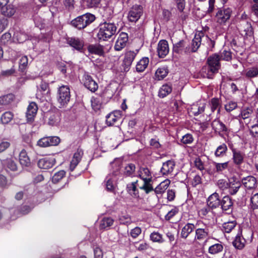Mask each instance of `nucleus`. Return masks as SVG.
I'll return each mask as SVG.
<instances>
[{
  "instance_id": "1",
  "label": "nucleus",
  "mask_w": 258,
  "mask_h": 258,
  "mask_svg": "<svg viewBox=\"0 0 258 258\" xmlns=\"http://www.w3.org/2000/svg\"><path fill=\"white\" fill-rule=\"evenodd\" d=\"M116 30L114 23L105 22L100 25L97 37L100 40H107L116 33Z\"/></svg>"
},
{
  "instance_id": "2",
  "label": "nucleus",
  "mask_w": 258,
  "mask_h": 258,
  "mask_svg": "<svg viewBox=\"0 0 258 258\" xmlns=\"http://www.w3.org/2000/svg\"><path fill=\"white\" fill-rule=\"evenodd\" d=\"M117 165L115 171L109 174L106 177L105 182L106 183V189L110 192H113L117 180H118L119 176V170L120 169V163L118 160L114 161L112 163V166L114 167V166Z\"/></svg>"
},
{
  "instance_id": "3",
  "label": "nucleus",
  "mask_w": 258,
  "mask_h": 258,
  "mask_svg": "<svg viewBox=\"0 0 258 258\" xmlns=\"http://www.w3.org/2000/svg\"><path fill=\"white\" fill-rule=\"evenodd\" d=\"M95 19L94 15L86 13L78 17L72 21V24L78 29H83L92 23Z\"/></svg>"
},
{
  "instance_id": "4",
  "label": "nucleus",
  "mask_w": 258,
  "mask_h": 258,
  "mask_svg": "<svg viewBox=\"0 0 258 258\" xmlns=\"http://www.w3.org/2000/svg\"><path fill=\"white\" fill-rule=\"evenodd\" d=\"M197 224L200 227L195 230V240L199 242L206 241L210 235V226L203 223H199Z\"/></svg>"
},
{
  "instance_id": "5",
  "label": "nucleus",
  "mask_w": 258,
  "mask_h": 258,
  "mask_svg": "<svg viewBox=\"0 0 258 258\" xmlns=\"http://www.w3.org/2000/svg\"><path fill=\"white\" fill-rule=\"evenodd\" d=\"M70 90L68 86H62L58 89L57 101L60 106H63L69 102L70 100Z\"/></svg>"
},
{
  "instance_id": "6",
  "label": "nucleus",
  "mask_w": 258,
  "mask_h": 258,
  "mask_svg": "<svg viewBox=\"0 0 258 258\" xmlns=\"http://www.w3.org/2000/svg\"><path fill=\"white\" fill-rule=\"evenodd\" d=\"M143 8L141 5H135L133 6L128 13V19L130 22H137L142 15Z\"/></svg>"
},
{
  "instance_id": "7",
  "label": "nucleus",
  "mask_w": 258,
  "mask_h": 258,
  "mask_svg": "<svg viewBox=\"0 0 258 258\" xmlns=\"http://www.w3.org/2000/svg\"><path fill=\"white\" fill-rule=\"evenodd\" d=\"M204 38V33L202 31L196 32L192 39L191 46L189 48V52H195L197 51L201 44L202 39Z\"/></svg>"
},
{
  "instance_id": "8",
  "label": "nucleus",
  "mask_w": 258,
  "mask_h": 258,
  "mask_svg": "<svg viewBox=\"0 0 258 258\" xmlns=\"http://www.w3.org/2000/svg\"><path fill=\"white\" fill-rule=\"evenodd\" d=\"M231 12L229 8L219 10L216 15L217 22L220 24H224L229 19Z\"/></svg>"
},
{
  "instance_id": "9",
  "label": "nucleus",
  "mask_w": 258,
  "mask_h": 258,
  "mask_svg": "<svg viewBox=\"0 0 258 258\" xmlns=\"http://www.w3.org/2000/svg\"><path fill=\"white\" fill-rule=\"evenodd\" d=\"M55 162V159L53 157H46L38 161V166L41 169H48L53 166Z\"/></svg>"
},
{
  "instance_id": "10",
  "label": "nucleus",
  "mask_w": 258,
  "mask_h": 258,
  "mask_svg": "<svg viewBox=\"0 0 258 258\" xmlns=\"http://www.w3.org/2000/svg\"><path fill=\"white\" fill-rule=\"evenodd\" d=\"M139 49L134 50H127L124 54V57L123 63L126 69H128L132 65L137 54L139 53Z\"/></svg>"
},
{
  "instance_id": "11",
  "label": "nucleus",
  "mask_w": 258,
  "mask_h": 258,
  "mask_svg": "<svg viewBox=\"0 0 258 258\" xmlns=\"http://www.w3.org/2000/svg\"><path fill=\"white\" fill-rule=\"evenodd\" d=\"M84 85L88 90L92 92H95L98 88L97 83L89 75L85 74L83 76Z\"/></svg>"
},
{
  "instance_id": "12",
  "label": "nucleus",
  "mask_w": 258,
  "mask_h": 258,
  "mask_svg": "<svg viewBox=\"0 0 258 258\" xmlns=\"http://www.w3.org/2000/svg\"><path fill=\"white\" fill-rule=\"evenodd\" d=\"M173 50L174 52L178 54L189 53V48L186 45V42L183 40H180L173 45Z\"/></svg>"
},
{
  "instance_id": "13",
  "label": "nucleus",
  "mask_w": 258,
  "mask_h": 258,
  "mask_svg": "<svg viewBox=\"0 0 258 258\" xmlns=\"http://www.w3.org/2000/svg\"><path fill=\"white\" fill-rule=\"evenodd\" d=\"M128 41V35L126 33H121L114 45V49L116 51H120L124 48Z\"/></svg>"
},
{
  "instance_id": "14",
  "label": "nucleus",
  "mask_w": 258,
  "mask_h": 258,
  "mask_svg": "<svg viewBox=\"0 0 258 258\" xmlns=\"http://www.w3.org/2000/svg\"><path fill=\"white\" fill-rule=\"evenodd\" d=\"M169 51L168 43L166 40H161L159 41L157 46V52L160 57H164Z\"/></svg>"
},
{
  "instance_id": "15",
  "label": "nucleus",
  "mask_w": 258,
  "mask_h": 258,
  "mask_svg": "<svg viewBox=\"0 0 258 258\" xmlns=\"http://www.w3.org/2000/svg\"><path fill=\"white\" fill-rule=\"evenodd\" d=\"M121 117V112L120 110H115L106 116V122L108 125H112L116 122L120 121Z\"/></svg>"
},
{
  "instance_id": "16",
  "label": "nucleus",
  "mask_w": 258,
  "mask_h": 258,
  "mask_svg": "<svg viewBox=\"0 0 258 258\" xmlns=\"http://www.w3.org/2000/svg\"><path fill=\"white\" fill-rule=\"evenodd\" d=\"M220 57L216 54L210 56L208 59V63L209 67L211 68L213 72H218L220 68Z\"/></svg>"
},
{
  "instance_id": "17",
  "label": "nucleus",
  "mask_w": 258,
  "mask_h": 258,
  "mask_svg": "<svg viewBox=\"0 0 258 258\" xmlns=\"http://www.w3.org/2000/svg\"><path fill=\"white\" fill-rule=\"evenodd\" d=\"M207 205L211 207V209H216L220 206V200L219 196L217 192H214L210 195L207 199Z\"/></svg>"
},
{
  "instance_id": "18",
  "label": "nucleus",
  "mask_w": 258,
  "mask_h": 258,
  "mask_svg": "<svg viewBox=\"0 0 258 258\" xmlns=\"http://www.w3.org/2000/svg\"><path fill=\"white\" fill-rule=\"evenodd\" d=\"M247 241L244 238L242 231H239L233 241V246L237 249H242Z\"/></svg>"
},
{
  "instance_id": "19",
  "label": "nucleus",
  "mask_w": 258,
  "mask_h": 258,
  "mask_svg": "<svg viewBox=\"0 0 258 258\" xmlns=\"http://www.w3.org/2000/svg\"><path fill=\"white\" fill-rule=\"evenodd\" d=\"M38 110V107L36 103L31 102L29 103L26 112V117L29 121L34 119Z\"/></svg>"
},
{
  "instance_id": "20",
  "label": "nucleus",
  "mask_w": 258,
  "mask_h": 258,
  "mask_svg": "<svg viewBox=\"0 0 258 258\" xmlns=\"http://www.w3.org/2000/svg\"><path fill=\"white\" fill-rule=\"evenodd\" d=\"M231 151L233 163L237 165H241L244 160V154L233 148H231Z\"/></svg>"
},
{
  "instance_id": "21",
  "label": "nucleus",
  "mask_w": 258,
  "mask_h": 258,
  "mask_svg": "<svg viewBox=\"0 0 258 258\" xmlns=\"http://www.w3.org/2000/svg\"><path fill=\"white\" fill-rule=\"evenodd\" d=\"M242 183L247 189H252L256 187V179L252 176H248L242 179Z\"/></svg>"
},
{
  "instance_id": "22",
  "label": "nucleus",
  "mask_w": 258,
  "mask_h": 258,
  "mask_svg": "<svg viewBox=\"0 0 258 258\" xmlns=\"http://www.w3.org/2000/svg\"><path fill=\"white\" fill-rule=\"evenodd\" d=\"M175 167V163L173 160H168L163 163L161 169V172L163 175L171 174Z\"/></svg>"
},
{
  "instance_id": "23",
  "label": "nucleus",
  "mask_w": 258,
  "mask_h": 258,
  "mask_svg": "<svg viewBox=\"0 0 258 258\" xmlns=\"http://www.w3.org/2000/svg\"><path fill=\"white\" fill-rule=\"evenodd\" d=\"M88 50L90 53L99 56L103 55L104 54L103 46L98 44L89 45L88 47Z\"/></svg>"
},
{
  "instance_id": "24",
  "label": "nucleus",
  "mask_w": 258,
  "mask_h": 258,
  "mask_svg": "<svg viewBox=\"0 0 258 258\" xmlns=\"http://www.w3.org/2000/svg\"><path fill=\"white\" fill-rule=\"evenodd\" d=\"M2 14L8 17H11L14 15L16 10L14 7L11 5H6L0 7Z\"/></svg>"
},
{
  "instance_id": "25",
  "label": "nucleus",
  "mask_w": 258,
  "mask_h": 258,
  "mask_svg": "<svg viewBox=\"0 0 258 258\" xmlns=\"http://www.w3.org/2000/svg\"><path fill=\"white\" fill-rule=\"evenodd\" d=\"M212 126L216 132L220 133L226 132L227 131V128L225 125L218 118H216L213 120L212 123Z\"/></svg>"
},
{
  "instance_id": "26",
  "label": "nucleus",
  "mask_w": 258,
  "mask_h": 258,
  "mask_svg": "<svg viewBox=\"0 0 258 258\" xmlns=\"http://www.w3.org/2000/svg\"><path fill=\"white\" fill-rule=\"evenodd\" d=\"M195 228V226L193 224L189 223H187L181 229V237L183 238H186L189 234L193 231Z\"/></svg>"
},
{
  "instance_id": "27",
  "label": "nucleus",
  "mask_w": 258,
  "mask_h": 258,
  "mask_svg": "<svg viewBox=\"0 0 258 258\" xmlns=\"http://www.w3.org/2000/svg\"><path fill=\"white\" fill-rule=\"evenodd\" d=\"M149 59L147 57H144L141 59L136 64V71L138 72H142L147 68Z\"/></svg>"
},
{
  "instance_id": "28",
  "label": "nucleus",
  "mask_w": 258,
  "mask_h": 258,
  "mask_svg": "<svg viewBox=\"0 0 258 258\" xmlns=\"http://www.w3.org/2000/svg\"><path fill=\"white\" fill-rule=\"evenodd\" d=\"M170 183V181L168 179L161 182L154 189L155 194L158 195L164 193L168 187Z\"/></svg>"
},
{
  "instance_id": "29",
  "label": "nucleus",
  "mask_w": 258,
  "mask_h": 258,
  "mask_svg": "<svg viewBox=\"0 0 258 258\" xmlns=\"http://www.w3.org/2000/svg\"><path fill=\"white\" fill-rule=\"evenodd\" d=\"M82 155V153L81 151H78L74 153L70 166V169L71 171H73L78 164L81 159Z\"/></svg>"
},
{
  "instance_id": "30",
  "label": "nucleus",
  "mask_w": 258,
  "mask_h": 258,
  "mask_svg": "<svg viewBox=\"0 0 258 258\" xmlns=\"http://www.w3.org/2000/svg\"><path fill=\"white\" fill-rule=\"evenodd\" d=\"M139 176L145 183L150 182L151 180V174L149 169L147 168H141Z\"/></svg>"
},
{
  "instance_id": "31",
  "label": "nucleus",
  "mask_w": 258,
  "mask_h": 258,
  "mask_svg": "<svg viewBox=\"0 0 258 258\" xmlns=\"http://www.w3.org/2000/svg\"><path fill=\"white\" fill-rule=\"evenodd\" d=\"M172 90L171 85L169 84H165L160 88L158 92V95L161 98H164L169 94Z\"/></svg>"
},
{
  "instance_id": "32",
  "label": "nucleus",
  "mask_w": 258,
  "mask_h": 258,
  "mask_svg": "<svg viewBox=\"0 0 258 258\" xmlns=\"http://www.w3.org/2000/svg\"><path fill=\"white\" fill-rule=\"evenodd\" d=\"M137 182H133L127 185V191L133 198H138L139 194L137 188Z\"/></svg>"
},
{
  "instance_id": "33",
  "label": "nucleus",
  "mask_w": 258,
  "mask_h": 258,
  "mask_svg": "<svg viewBox=\"0 0 258 258\" xmlns=\"http://www.w3.org/2000/svg\"><path fill=\"white\" fill-rule=\"evenodd\" d=\"M20 163L23 166L28 167L30 164V160L25 150H22L19 154Z\"/></svg>"
},
{
  "instance_id": "34",
  "label": "nucleus",
  "mask_w": 258,
  "mask_h": 258,
  "mask_svg": "<svg viewBox=\"0 0 258 258\" xmlns=\"http://www.w3.org/2000/svg\"><path fill=\"white\" fill-rule=\"evenodd\" d=\"M69 44L76 49L80 50L84 46V42L78 38H71L68 40Z\"/></svg>"
},
{
  "instance_id": "35",
  "label": "nucleus",
  "mask_w": 258,
  "mask_h": 258,
  "mask_svg": "<svg viewBox=\"0 0 258 258\" xmlns=\"http://www.w3.org/2000/svg\"><path fill=\"white\" fill-rule=\"evenodd\" d=\"M206 103H200L199 104H194L191 106V112L194 115H198L203 113L205 109Z\"/></svg>"
},
{
  "instance_id": "36",
  "label": "nucleus",
  "mask_w": 258,
  "mask_h": 258,
  "mask_svg": "<svg viewBox=\"0 0 258 258\" xmlns=\"http://www.w3.org/2000/svg\"><path fill=\"white\" fill-rule=\"evenodd\" d=\"M243 75L248 79L258 77V68L251 67L248 68L244 71Z\"/></svg>"
},
{
  "instance_id": "37",
  "label": "nucleus",
  "mask_w": 258,
  "mask_h": 258,
  "mask_svg": "<svg viewBox=\"0 0 258 258\" xmlns=\"http://www.w3.org/2000/svg\"><path fill=\"white\" fill-rule=\"evenodd\" d=\"M220 205L222 210L226 211L231 208L232 202L228 196H225L222 199V200L220 201Z\"/></svg>"
},
{
  "instance_id": "38",
  "label": "nucleus",
  "mask_w": 258,
  "mask_h": 258,
  "mask_svg": "<svg viewBox=\"0 0 258 258\" xmlns=\"http://www.w3.org/2000/svg\"><path fill=\"white\" fill-rule=\"evenodd\" d=\"M210 106L211 110L212 112L217 111V113L219 114L220 112L221 105L220 100L217 98H212L209 103Z\"/></svg>"
},
{
  "instance_id": "39",
  "label": "nucleus",
  "mask_w": 258,
  "mask_h": 258,
  "mask_svg": "<svg viewBox=\"0 0 258 258\" xmlns=\"http://www.w3.org/2000/svg\"><path fill=\"white\" fill-rule=\"evenodd\" d=\"M227 149L226 145L224 143L222 144L217 147L214 153L215 156L216 157H223L226 155Z\"/></svg>"
},
{
  "instance_id": "40",
  "label": "nucleus",
  "mask_w": 258,
  "mask_h": 258,
  "mask_svg": "<svg viewBox=\"0 0 258 258\" xmlns=\"http://www.w3.org/2000/svg\"><path fill=\"white\" fill-rule=\"evenodd\" d=\"M168 71L166 67L159 68L155 73V78L158 80L163 79L168 74Z\"/></svg>"
},
{
  "instance_id": "41",
  "label": "nucleus",
  "mask_w": 258,
  "mask_h": 258,
  "mask_svg": "<svg viewBox=\"0 0 258 258\" xmlns=\"http://www.w3.org/2000/svg\"><path fill=\"white\" fill-rule=\"evenodd\" d=\"M150 239L153 242L162 243L164 242L162 234L158 232L154 231L150 235Z\"/></svg>"
},
{
  "instance_id": "42",
  "label": "nucleus",
  "mask_w": 258,
  "mask_h": 258,
  "mask_svg": "<svg viewBox=\"0 0 258 258\" xmlns=\"http://www.w3.org/2000/svg\"><path fill=\"white\" fill-rule=\"evenodd\" d=\"M92 109L96 112L99 110L102 107V102L100 98L92 97L91 100Z\"/></svg>"
},
{
  "instance_id": "43",
  "label": "nucleus",
  "mask_w": 258,
  "mask_h": 258,
  "mask_svg": "<svg viewBox=\"0 0 258 258\" xmlns=\"http://www.w3.org/2000/svg\"><path fill=\"white\" fill-rule=\"evenodd\" d=\"M236 223L235 221L225 222L222 225L223 230L226 233H229L235 227Z\"/></svg>"
},
{
  "instance_id": "44",
  "label": "nucleus",
  "mask_w": 258,
  "mask_h": 258,
  "mask_svg": "<svg viewBox=\"0 0 258 258\" xmlns=\"http://www.w3.org/2000/svg\"><path fill=\"white\" fill-rule=\"evenodd\" d=\"M65 175L66 172L64 170H60L56 172L52 177V182L54 183L58 182L62 179L63 177H64Z\"/></svg>"
},
{
  "instance_id": "45",
  "label": "nucleus",
  "mask_w": 258,
  "mask_h": 258,
  "mask_svg": "<svg viewBox=\"0 0 258 258\" xmlns=\"http://www.w3.org/2000/svg\"><path fill=\"white\" fill-rule=\"evenodd\" d=\"M223 248V245L221 243H216L210 246L209 252L211 254H216L221 252Z\"/></svg>"
},
{
  "instance_id": "46",
  "label": "nucleus",
  "mask_w": 258,
  "mask_h": 258,
  "mask_svg": "<svg viewBox=\"0 0 258 258\" xmlns=\"http://www.w3.org/2000/svg\"><path fill=\"white\" fill-rule=\"evenodd\" d=\"M14 117L13 114L10 111H7L3 114L1 116V121L4 124L9 123Z\"/></svg>"
},
{
  "instance_id": "47",
  "label": "nucleus",
  "mask_w": 258,
  "mask_h": 258,
  "mask_svg": "<svg viewBox=\"0 0 258 258\" xmlns=\"http://www.w3.org/2000/svg\"><path fill=\"white\" fill-rule=\"evenodd\" d=\"M250 207L253 210L258 209V192L252 194L250 197Z\"/></svg>"
},
{
  "instance_id": "48",
  "label": "nucleus",
  "mask_w": 258,
  "mask_h": 258,
  "mask_svg": "<svg viewBox=\"0 0 258 258\" xmlns=\"http://www.w3.org/2000/svg\"><path fill=\"white\" fill-rule=\"evenodd\" d=\"M5 165L7 168L11 171H16L18 167L17 164L12 159H8L5 161Z\"/></svg>"
},
{
  "instance_id": "49",
  "label": "nucleus",
  "mask_w": 258,
  "mask_h": 258,
  "mask_svg": "<svg viewBox=\"0 0 258 258\" xmlns=\"http://www.w3.org/2000/svg\"><path fill=\"white\" fill-rule=\"evenodd\" d=\"M211 71V68L208 67H203L202 69V73L204 77L211 79L213 75L217 72H213Z\"/></svg>"
},
{
  "instance_id": "50",
  "label": "nucleus",
  "mask_w": 258,
  "mask_h": 258,
  "mask_svg": "<svg viewBox=\"0 0 258 258\" xmlns=\"http://www.w3.org/2000/svg\"><path fill=\"white\" fill-rule=\"evenodd\" d=\"M113 223V220L111 218H104L101 221L100 228L105 229L111 226Z\"/></svg>"
},
{
  "instance_id": "51",
  "label": "nucleus",
  "mask_w": 258,
  "mask_h": 258,
  "mask_svg": "<svg viewBox=\"0 0 258 258\" xmlns=\"http://www.w3.org/2000/svg\"><path fill=\"white\" fill-rule=\"evenodd\" d=\"M240 187V184L239 183H232L230 182L229 186L227 190H228V192L231 195H235L238 190Z\"/></svg>"
},
{
  "instance_id": "52",
  "label": "nucleus",
  "mask_w": 258,
  "mask_h": 258,
  "mask_svg": "<svg viewBox=\"0 0 258 258\" xmlns=\"http://www.w3.org/2000/svg\"><path fill=\"white\" fill-rule=\"evenodd\" d=\"M252 113V109H251V108L247 107L246 108H243L241 110L239 116H240L242 119H245L250 117Z\"/></svg>"
},
{
  "instance_id": "53",
  "label": "nucleus",
  "mask_w": 258,
  "mask_h": 258,
  "mask_svg": "<svg viewBox=\"0 0 258 258\" xmlns=\"http://www.w3.org/2000/svg\"><path fill=\"white\" fill-rule=\"evenodd\" d=\"M230 182L225 179H219L217 181L216 185L222 190H225L228 189Z\"/></svg>"
},
{
  "instance_id": "54",
  "label": "nucleus",
  "mask_w": 258,
  "mask_h": 258,
  "mask_svg": "<svg viewBox=\"0 0 258 258\" xmlns=\"http://www.w3.org/2000/svg\"><path fill=\"white\" fill-rule=\"evenodd\" d=\"M228 162H226L224 163H214L216 170L217 172H222L224 170L226 169L228 167Z\"/></svg>"
},
{
  "instance_id": "55",
  "label": "nucleus",
  "mask_w": 258,
  "mask_h": 258,
  "mask_svg": "<svg viewBox=\"0 0 258 258\" xmlns=\"http://www.w3.org/2000/svg\"><path fill=\"white\" fill-rule=\"evenodd\" d=\"M242 235L247 242H251L253 237V232L249 228L245 229L242 231Z\"/></svg>"
},
{
  "instance_id": "56",
  "label": "nucleus",
  "mask_w": 258,
  "mask_h": 258,
  "mask_svg": "<svg viewBox=\"0 0 258 258\" xmlns=\"http://www.w3.org/2000/svg\"><path fill=\"white\" fill-rule=\"evenodd\" d=\"M211 210H212L211 207H209V206L207 205V206L199 210L198 214L201 218H204L211 212Z\"/></svg>"
},
{
  "instance_id": "57",
  "label": "nucleus",
  "mask_w": 258,
  "mask_h": 258,
  "mask_svg": "<svg viewBox=\"0 0 258 258\" xmlns=\"http://www.w3.org/2000/svg\"><path fill=\"white\" fill-rule=\"evenodd\" d=\"M119 220L120 223L122 224H129L132 223L131 217L127 214L120 216Z\"/></svg>"
},
{
  "instance_id": "58",
  "label": "nucleus",
  "mask_w": 258,
  "mask_h": 258,
  "mask_svg": "<svg viewBox=\"0 0 258 258\" xmlns=\"http://www.w3.org/2000/svg\"><path fill=\"white\" fill-rule=\"evenodd\" d=\"M49 146H56L60 143V139L56 136L47 137Z\"/></svg>"
},
{
  "instance_id": "59",
  "label": "nucleus",
  "mask_w": 258,
  "mask_h": 258,
  "mask_svg": "<svg viewBox=\"0 0 258 258\" xmlns=\"http://www.w3.org/2000/svg\"><path fill=\"white\" fill-rule=\"evenodd\" d=\"M135 244L136 249L140 251L146 250L149 248L148 244L145 242L140 243H139V242H135Z\"/></svg>"
},
{
  "instance_id": "60",
  "label": "nucleus",
  "mask_w": 258,
  "mask_h": 258,
  "mask_svg": "<svg viewBox=\"0 0 258 258\" xmlns=\"http://www.w3.org/2000/svg\"><path fill=\"white\" fill-rule=\"evenodd\" d=\"M142 232V229L139 227H136L131 229L130 234L133 238H137Z\"/></svg>"
},
{
  "instance_id": "61",
  "label": "nucleus",
  "mask_w": 258,
  "mask_h": 258,
  "mask_svg": "<svg viewBox=\"0 0 258 258\" xmlns=\"http://www.w3.org/2000/svg\"><path fill=\"white\" fill-rule=\"evenodd\" d=\"M135 170V166L133 164H129L124 168V173L126 175H131Z\"/></svg>"
},
{
  "instance_id": "62",
  "label": "nucleus",
  "mask_w": 258,
  "mask_h": 258,
  "mask_svg": "<svg viewBox=\"0 0 258 258\" xmlns=\"http://www.w3.org/2000/svg\"><path fill=\"white\" fill-rule=\"evenodd\" d=\"M194 164L195 167L200 171H203L205 169L204 164L200 158H196L195 159Z\"/></svg>"
},
{
  "instance_id": "63",
  "label": "nucleus",
  "mask_w": 258,
  "mask_h": 258,
  "mask_svg": "<svg viewBox=\"0 0 258 258\" xmlns=\"http://www.w3.org/2000/svg\"><path fill=\"white\" fill-rule=\"evenodd\" d=\"M101 0H84L86 3V5L89 8H94L98 6Z\"/></svg>"
},
{
  "instance_id": "64",
  "label": "nucleus",
  "mask_w": 258,
  "mask_h": 258,
  "mask_svg": "<svg viewBox=\"0 0 258 258\" xmlns=\"http://www.w3.org/2000/svg\"><path fill=\"white\" fill-rule=\"evenodd\" d=\"M181 141L184 144H188L193 142V138L191 135L187 134L182 137Z\"/></svg>"
}]
</instances>
